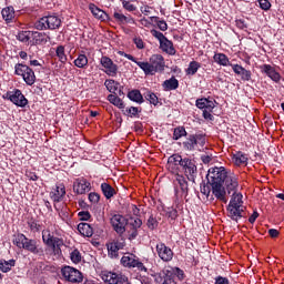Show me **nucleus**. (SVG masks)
I'll list each match as a JSON object with an SVG mask.
<instances>
[{
	"instance_id": "obj_49",
	"label": "nucleus",
	"mask_w": 284,
	"mask_h": 284,
	"mask_svg": "<svg viewBox=\"0 0 284 284\" xmlns=\"http://www.w3.org/2000/svg\"><path fill=\"white\" fill-rule=\"evenodd\" d=\"M27 85H34L37 83V75L34 74V70L27 72V74L22 78Z\"/></svg>"
},
{
	"instance_id": "obj_44",
	"label": "nucleus",
	"mask_w": 284,
	"mask_h": 284,
	"mask_svg": "<svg viewBox=\"0 0 284 284\" xmlns=\"http://www.w3.org/2000/svg\"><path fill=\"white\" fill-rule=\"evenodd\" d=\"M150 21L152 23H155V26L161 30L162 32H165L168 30V22L165 20H161V18L153 16L150 17Z\"/></svg>"
},
{
	"instance_id": "obj_27",
	"label": "nucleus",
	"mask_w": 284,
	"mask_h": 284,
	"mask_svg": "<svg viewBox=\"0 0 284 284\" xmlns=\"http://www.w3.org/2000/svg\"><path fill=\"white\" fill-rule=\"evenodd\" d=\"M174 187V203L179 205L183 201V199H186L187 194H190V189H183L179 186Z\"/></svg>"
},
{
	"instance_id": "obj_14",
	"label": "nucleus",
	"mask_w": 284,
	"mask_h": 284,
	"mask_svg": "<svg viewBox=\"0 0 284 284\" xmlns=\"http://www.w3.org/2000/svg\"><path fill=\"white\" fill-rule=\"evenodd\" d=\"M9 101L17 105L18 108H26L28 105V99H26V95L21 92V90L16 89L13 92L8 93Z\"/></svg>"
},
{
	"instance_id": "obj_33",
	"label": "nucleus",
	"mask_w": 284,
	"mask_h": 284,
	"mask_svg": "<svg viewBox=\"0 0 284 284\" xmlns=\"http://www.w3.org/2000/svg\"><path fill=\"white\" fill-rule=\"evenodd\" d=\"M101 191L106 200L112 199V196H116V190H114V187H112V185H110L109 183H102Z\"/></svg>"
},
{
	"instance_id": "obj_35",
	"label": "nucleus",
	"mask_w": 284,
	"mask_h": 284,
	"mask_svg": "<svg viewBox=\"0 0 284 284\" xmlns=\"http://www.w3.org/2000/svg\"><path fill=\"white\" fill-rule=\"evenodd\" d=\"M32 71V68L24 63H17L14 65V74L17 77H22V79L28 74V72Z\"/></svg>"
},
{
	"instance_id": "obj_12",
	"label": "nucleus",
	"mask_w": 284,
	"mask_h": 284,
	"mask_svg": "<svg viewBox=\"0 0 284 284\" xmlns=\"http://www.w3.org/2000/svg\"><path fill=\"white\" fill-rule=\"evenodd\" d=\"M100 64L104 68V72L108 77H116V74H119V65L114 63L110 57L103 55L100 60Z\"/></svg>"
},
{
	"instance_id": "obj_20",
	"label": "nucleus",
	"mask_w": 284,
	"mask_h": 284,
	"mask_svg": "<svg viewBox=\"0 0 284 284\" xmlns=\"http://www.w3.org/2000/svg\"><path fill=\"white\" fill-rule=\"evenodd\" d=\"M89 10L93 14L94 19H98L99 21H110V14L97 7V4L90 3Z\"/></svg>"
},
{
	"instance_id": "obj_46",
	"label": "nucleus",
	"mask_w": 284,
	"mask_h": 284,
	"mask_svg": "<svg viewBox=\"0 0 284 284\" xmlns=\"http://www.w3.org/2000/svg\"><path fill=\"white\" fill-rule=\"evenodd\" d=\"M183 136H187V131L185 130V126H176L173 130V141H179V139H183Z\"/></svg>"
},
{
	"instance_id": "obj_50",
	"label": "nucleus",
	"mask_w": 284,
	"mask_h": 284,
	"mask_svg": "<svg viewBox=\"0 0 284 284\" xmlns=\"http://www.w3.org/2000/svg\"><path fill=\"white\" fill-rule=\"evenodd\" d=\"M164 274V283L163 284H176L174 281V272L172 270L163 271Z\"/></svg>"
},
{
	"instance_id": "obj_24",
	"label": "nucleus",
	"mask_w": 284,
	"mask_h": 284,
	"mask_svg": "<svg viewBox=\"0 0 284 284\" xmlns=\"http://www.w3.org/2000/svg\"><path fill=\"white\" fill-rule=\"evenodd\" d=\"M1 16L3 21L8 24V23H12V21H14V17H16V11H14V7L9 6L6 7L1 10Z\"/></svg>"
},
{
	"instance_id": "obj_23",
	"label": "nucleus",
	"mask_w": 284,
	"mask_h": 284,
	"mask_svg": "<svg viewBox=\"0 0 284 284\" xmlns=\"http://www.w3.org/2000/svg\"><path fill=\"white\" fill-rule=\"evenodd\" d=\"M214 103H216V101H212L207 98H200L195 101V106L199 110H214V108H216Z\"/></svg>"
},
{
	"instance_id": "obj_25",
	"label": "nucleus",
	"mask_w": 284,
	"mask_h": 284,
	"mask_svg": "<svg viewBox=\"0 0 284 284\" xmlns=\"http://www.w3.org/2000/svg\"><path fill=\"white\" fill-rule=\"evenodd\" d=\"M226 210L232 221H235L236 223H239V221L243 219V209H241L240 206H231V207L227 206Z\"/></svg>"
},
{
	"instance_id": "obj_21",
	"label": "nucleus",
	"mask_w": 284,
	"mask_h": 284,
	"mask_svg": "<svg viewBox=\"0 0 284 284\" xmlns=\"http://www.w3.org/2000/svg\"><path fill=\"white\" fill-rule=\"evenodd\" d=\"M232 70L237 77H241L243 81H252V71L243 68L241 64H233Z\"/></svg>"
},
{
	"instance_id": "obj_52",
	"label": "nucleus",
	"mask_w": 284,
	"mask_h": 284,
	"mask_svg": "<svg viewBox=\"0 0 284 284\" xmlns=\"http://www.w3.org/2000/svg\"><path fill=\"white\" fill-rule=\"evenodd\" d=\"M146 227H149L151 232L156 230V227H159V220H156L154 215H150L146 221Z\"/></svg>"
},
{
	"instance_id": "obj_31",
	"label": "nucleus",
	"mask_w": 284,
	"mask_h": 284,
	"mask_svg": "<svg viewBox=\"0 0 284 284\" xmlns=\"http://www.w3.org/2000/svg\"><path fill=\"white\" fill-rule=\"evenodd\" d=\"M78 231L80 232V234H82V236H87L88 239L92 237L94 234V230L92 229V226L84 222L78 224Z\"/></svg>"
},
{
	"instance_id": "obj_32",
	"label": "nucleus",
	"mask_w": 284,
	"mask_h": 284,
	"mask_svg": "<svg viewBox=\"0 0 284 284\" xmlns=\"http://www.w3.org/2000/svg\"><path fill=\"white\" fill-rule=\"evenodd\" d=\"M183 174H176L175 179L173 180V187H182L190 190V184L187 183V179Z\"/></svg>"
},
{
	"instance_id": "obj_6",
	"label": "nucleus",
	"mask_w": 284,
	"mask_h": 284,
	"mask_svg": "<svg viewBox=\"0 0 284 284\" xmlns=\"http://www.w3.org/2000/svg\"><path fill=\"white\" fill-rule=\"evenodd\" d=\"M180 168L187 181L191 183H196V176H199V166H196V160L190 156H184Z\"/></svg>"
},
{
	"instance_id": "obj_51",
	"label": "nucleus",
	"mask_w": 284,
	"mask_h": 284,
	"mask_svg": "<svg viewBox=\"0 0 284 284\" xmlns=\"http://www.w3.org/2000/svg\"><path fill=\"white\" fill-rule=\"evenodd\" d=\"M164 212L165 216L171 219V221H176V219H179V211L174 207H168Z\"/></svg>"
},
{
	"instance_id": "obj_9",
	"label": "nucleus",
	"mask_w": 284,
	"mask_h": 284,
	"mask_svg": "<svg viewBox=\"0 0 284 284\" xmlns=\"http://www.w3.org/2000/svg\"><path fill=\"white\" fill-rule=\"evenodd\" d=\"M102 281L108 284H130V280L123 273L119 272H102Z\"/></svg>"
},
{
	"instance_id": "obj_40",
	"label": "nucleus",
	"mask_w": 284,
	"mask_h": 284,
	"mask_svg": "<svg viewBox=\"0 0 284 284\" xmlns=\"http://www.w3.org/2000/svg\"><path fill=\"white\" fill-rule=\"evenodd\" d=\"M108 101L112 103V105H115V108H119V110H123L125 108V103H123V100L115 94H109Z\"/></svg>"
},
{
	"instance_id": "obj_47",
	"label": "nucleus",
	"mask_w": 284,
	"mask_h": 284,
	"mask_svg": "<svg viewBox=\"0 0 284 284\" xmlns=\"http://www.w3.org/2000/svg\"><path fill=\"white\" fill-rule=\"evenodd\" d=\"M104 85L111 94H116V91L119 90V85H121L119 82L114 80H105Z\"/></svg>"
},
{
	"instance_id": "obj_34",
	"label": "nucleus",
	"mask_w": 284,
	"mask_h": 284,
	"mask_svg": "<svg viewBox=\"0 0 284 284\" xmlns=\"http://www.w3.org/2000/svg\"><path fill=\"white\" fill-rule=\"evenodd\" d=\"M232 197L231 201L227 205V207H242L243 205V194L235 192V193H231Z\"/></svg>"
},
{
	"instance_id": "obj_28",
	"label": "nucleus",
	"mask_w": 284,
	"mask_h": 284,
	"mask_svg": "<svg viewBox=\"0 0 284 284\" xmlns=\"http://www.w3.org/2000/svg\"><path fill=\"white\" fill-rule=\"evenodd\" d=\"M213 61L217 63V65H223L224 68H227V65L232 68L234 65L230 62V58H227L225 53H215L213 55Z\"/></svg>"
},
{
	"instance_id": "obj_45",
	"label": "nucleus",
	"mask_w": 284,
	"mask_h": 284,
	"mask_svg": "<svg viewBox=\"0 0 284 284\" xmlns=\"http://www.w3.org/2000/svg\"><path fill=\"white\" fill-rule=\"evenodd\" d=\"M144 99L146 100V101H149V103L151 104V105H159V95H156V93H154V92H152V91H150V90H146V92L144 93Z\"/></svg>"
},
{
	"instance_id": "obj_48",
	"label": "nucleus",
	"mask_w": 284,
	"mask_h": 284,
	"mask_svg": "<svg viewBox=\"0 0 284 284\" xmlns=\"http://www.w3.org/2000/svg\"><path fill=\"white\" fill-rule=\"evenodd\" d=\"M135 258H136V255L128 253V254L122 256L121 265H123V267H129L130 268Z\"/></svg>"
},
{
	"instance_id": "obj_11",
	"label": "nucleus",
	"mask_w": 284,
	"mask_h": 284,
	"mask_svg": "<svg viewBox=\"0 0 284 284\" xmlns=\"http://www.w3.org/2000/svg\"><path fill=\"white\" fill-rule=\"evenodd\" d=\"M110 223L113 230L118 233V236H123V234H125V227H128V223H130V220L121 214H114L111 216Z\"/></svg>"
},
{
	"instance_id": "obj_1",
	"label": "nucleus",
	"mask_w": 284,
	"mask_h": 284,
	"mask_svg": "<svg viewBox=\"0 0 284 284\" xmlns=\"http://www.w3.org/2000/svg\"><path fill=\"white\" fill-rule=\"evenodd\" d=\"M206 179L212 187L213 196L222 203H227V194L239 192V175L227 172L223 166L209 169Z\"/></svg>"
},
{
	"instance_id": "obj_19",
	"label": "nucleus",
	"mask_w": 284,
	"mask_h": 284,
	"mask_svg": "<svg viewBox=\"0 0 284 284\" xmlns=\"http://www.w3.org/2000/svg\"><path fill=\"white\" fill-rule=\"evenodd\" d=\"M261 71L268 77L272 81L275 83H278L281 81V73L276 72V69L272 67L271 64H262L260 67Z\"/></svg>"
},
{
	"instance_id": "obj_18",
	"label": "nucleus",
	"mask_w": 284,
	"mask_h": 284,
	"mask_svg": "<svg viewBox=\"0 0 284 284\" xmlns=\"http://www.w3.org/2000/svg\"><path fill=\"white\" fill-rule=\"evenodd\" d=\"M47 247H50L54 256H61L62 251L61 247H63V239L61 237H53L51 241L45 243Z\"/></svg>"
},
{
	"instance_id": "obj_3",
	"label": "nucleus",
	"mask_w": 284,
	"mask_h": 284,
	"mask_svg": "<svg viewBox=\"0 0 284 284\" xmlns=\"http://www.w3.org/2000/svg\"><path fill=\"white\" fill-rule=\"evenodd\" d=\"M138 67L144 72L145 77H154L156 73L165 72V58L161 54H153L149 62H138Z\"/></svg>"
},
{
	"instance_id": "obj_15",
	"label": "nucleus",
	"mask_w": 284,
	"mask_h": 284,
	"mask_svg": "<svg viewBox=\"0 0 284 284\" xmlns=\"http://www.w3.org/2000/svg\"><path fill=\"white\" fill-rule=\"evenodd\" d=\"M92 190V184L84 178L77 179L73 183V191L75 194H88Z\"/></svg>"
},
{
	"instance_id": "obj_22",
	"label": "nucleus",
	"mask_w": 284,
	"mask_h": 284,
	"mask_svg": "<svg viewBox=\"0 0 284 284\" xmlns=\"http://www.w3.org/2000/svg\"><path fill=\"white\" fill-rule=\"evenodd\" d=\"M113 19L118 26H125L128 23H134V18L132 16L123 14L121 11H114L113 13Z\"/></svg>"
},
{
	"instance_id": "obj_8",
	"label": "nucleus",
	"mask_w": 284,
	"mask_h": 284,
	"mask_svg": "<svg viewBox=\"0 0 284 284\" xmlns=\"http://www.w3.org/2000/svg\"><path fill=\"white\" fill-rule=\"evenodd\" d=\"M125 247V239L119 235L111 242L106 243L108 255L110 258H119V251Z\"/></svg>"
},
{
	"instance_id": "obj_16",
	"label": "nucleus",
	"mask_w": 284,
	"mask_h": 284,
	"mask_svg": "<svg viewBox=\"0 0 284 284\" xmlns=\"http://www.w3.org/2000/svg\"><path fill=\"white\" fill-rule=\"evenodd\" d=\"M50 39V36H48L45 32L31 31L30 45H45Z\"/></svg>"
},
{
	"instance_id": "obj_41",
	"label": "nucleus",
	"mask_w": 284,
	"mask_h": 284,
	"mask_svg": "<svg viewBox=\"0 0 284 284\" xmlns=\"http://www.w3.org/2000/svg\"><path fill=\"white\" fill-rule=\"evenodd\" d=\"M201 68L200 62L197 61H191L189 63L187 69L185 70L187 77H194L199 72V69Z\"/></svg>"
},
{
	"instance_id": "obj_55",
	"label": "nucleus",
	"mask_w": 284,
	"mask_h": 284,
	"mask_svg": "<svg viewBox=\"0 0 284 284\" xmlns=\"http://www.w3.org/2000/svg\"><path fill=\"white\" fill-rule=\"evenodd\" d=\"M122 8L128 12H136V6H134L131 1L122 0Z\"/></svg>"
},
{
	"instance_id": "obj_54",
	"label": "nucleus",
	"mask_w": 284,
	"mask_h": 284,
	"mask_svg": "<svg viewBox=\"0 0 284 284\" xmlns=\"http://www.w3.org/2000/svg\"><path fill=\"white\" fill-rule=\"evenodd\" d=\"M70 260L72 261V263H81V252L78 251V248L73 250L70 253Z\"/></svg>"
},
{
	"instance_id": "obj_56",
	"label": "nucleus",
	"mask_w": 284,
	"mask_h": 284,
	"mask_svg": "<svg viewBox=\"0 0 284 284\" xmlns=\"http://www.w3.org/2000/svg\"><path fill=\"white\" fill-rule=\"evenodd\" d=\"M201 194L206 196V199H210V194H212V185L210 184V182L201 186Z\"/></svg>"
},
{
	"instance_id": "obj_61",
	"label": "nucleus",
	"mask_w": 284,
	"mask_h": 284,
	"mask_svg": "<svg viewBox=\"0 0 284 284\" xmlns=\"http://www.w3.org/2000/svg\"><path fill=\"white\" fill-rule=\"evenodd\" d=\"M174 274V276H178L179 281H183L185 278V272L181 270L180 267H175L171 270Z\"/></svg>"
},
{
	"instance_id": "obj_4",
	"label": "nucleus",
	"mask_w": 284,
	"mask_h": 284,
	"mask_svg": "<svg viewBox=\"0 0 284 284\" xmlns=\"http://www.w3.org/2000/svg\"><path fill=\"white\" fill-rule=\"evenodd\" d=\"M62 23L61 18L57 13H53L40 18L34 22L33 27L36 30H59Z\"/></svg>"
},
{
	"instance_id": "obj_59",
	"label": "nucleus",
	"mask_w": 284,
	"mask_h": 284,
	"mask_svg": "<svg viewBox=\"0 0 284 284\" xmlns=\"http://www.w3.org/2000/svg\"><path fill=\"white\" fill-rule=\"evenodd\" d=\"M89 201L93 205H97V203H99V201H101V195L97 192H91V193H89Z\"/></svg>"
},
{
	"instance_id": "obj_64",
	"label": "nucleus",
	"mask_w": 284,
	"mask_h": 284,
	"mask_svg": "<svg viewBox=\"0 0 284 284\" xmlns=\"http://www.w3.org/2000/svg\"><path fill=\"white\" fill-rule=\"evenodd\" d=\"M214 284H230V280L227 277L219 275L215 277Z\"/></svg>"
},
{
	"instance_id": "obj_39",
	"label": "nucleus",
	"mask_w": 284,
	"mask_h": 284,
	"mask_svg": "<svg viewBox=\"0 0 284 284\" xmlns=\"http://www.w3.org/2000/svg\"><path fill=\"white\" fill-rule=\"evenodd\" d=\"M183 159L184 158L181 154L175 153L169 158L168 163L170 168H172V165H174L175 168H181V165L183 164Z\"/></svg>"
},
{
	"instance_id": "obj_58",
	"label": "nucleus",
	"mask_w": 284,
	"mask_h": 284,
	"mask_svg": "<svg viewBox=\"0 0 284 284\" xmlns=\"http://www.w3.org/2000/svg\"><path fill=\"white\" fill-rule=\"evenodd\" d=\"M130 225L133 227V230H139V227H141V225H143V221H141V219L139 217H130Z\"/></svg>"
},
{
	"instance_id": "obj_5",
	"label": "nucleus",
	"mask_w": 284,
	"mask_h": 284,
	"mask_svg": "<svg viewBox=\"0 0 284 284\" xmlns=\"http://www.w3.org/2000/svg\"><path fill=\"white\" fill-rule=\"evenodd\" d=\"M206 139L203 133L187 134L185 140L182 142L183 149L186 152H201V148H205Z\"/></svg>"
},
{
	"instance_id": "obj_62",
	"label": "nucleus",
	"mask_w": 284,
	"mask_h": 284,
	"mask_svg": "<svg viewBox=\"0 0 284 284\" xmlns=\"http://www.w3.org/2000/svg\"><path fill=\"white\" fill-rule=\"evenodd\" d=\"M235 26H236V28H239L240 30H247V22H245L244 19H237V20H235Z\"/></svg>"
},
{
	"instance_id": "obj_30",
	"label": "nucleus",
	"mask_w": 284,
	"mask_h": 284,
	"mask_svg": "<svg viewBox=\"0 0 284 284\" xmlns=\"http://www.w3.org/2000/svg\"><path fill=\"white\" fill-rule=\"evenodd\" d=\"M17 265V260L11 258L6 261L4 258L0 260V272L3 274H8V272H12V267Z\"/></svg>"
},
{
	"instance_id": "obj_26",
	"label": "nucleus",
	"mask_w": 284,
	"mask_h": 284,
	"mask_svg": "<svg viewBox=\"0 0 284 284\" xmlns=\"http://www.w3.org/2000/svg\"><path fill=\"white\" fill-rule=\"evenodd\" d=\"M164 92H172L173 90H179V80L176 77H171L162 83Z\"/></svg>"
},
{
	"instance_id": "obj_53",
	"label": "nucleus",
	"mask_w": 284,
	"mask_h": 284,
	"mask_svg": "<svg viewBox=\"0 0 284 284\" xmlns=\"http://www.w3.org/2000/svg\"><path fill=\"white\" fill-rule=\"evenodd\" d=\"M54 234L52 232H50V230H43L42 231V242L44 243V245H47V243L51 242L53 240Z\"/></svg>"
},
{
	"instance_id": "obj_17",
	"label": "nucleus",
	"mask_w": 284,
	"mask_h": 284,
	"mask_svg": "<svg viewBox=\"0 0 284 284\" xmlns=\"http://www.w3.org/2000/svg\"><path fill=\"white\" fill-rule=\"evenodd\" d=\"M49 196L51 201H53V203H61V201H63V199L65 197V185H55V187L50 192Z\"/></svg>"
},
{
	"instance_id": "obj_38",
	"label": "nucleus",
	"mask_w": 284,
	"mask_h": 284,
	"mask_svg": "<svg viewBox=\"0 0 284 284\" xmlns=\"http://www.w3.org/2000/svg\"><path fill=\"white\" fill-rule=\"evenodd\" d=\"M75 68H80V69H85L88 68V55H85L82 51V53H80L78 55V58L73 61Z\"/></svg>"
},
{
	"instance_id": "obj_36",
	"label": "nucleus",
	"mask_w": 284,
	"mask_h": 284,
	"mask_svg": "<svg viewBox=\"0 0 284 284\" xmlns=\"http://www.w3.org/2000/svg\"><path fill=\"white\" fill-rule=\"evenodd\" d=\"M233 161L235 165H247V154L243 153L242 151H236L233 154Z\"/></svg>"
},
{
	"instance_id": "obj_43",
	"label": "nucleus",
	"mask_w": 284,
	"mask_h": 284,
	"mask_svg": "<svg viewBox=\"0 0 284 284\" xmlns=\"http://www.w3.org/2000/svg\"><path fill=\"white\" fill-rule=\"evenodd\" d=\"M55 57H58L60 63L68 62V55L65 54V47L60 44L55 49Z\"/></svg>"
},
{
	"instance_id": "obj_63",
	"label": "nucleus",
	"mask_w": 284,
	"mask_h": 284,
	"mask_svg": "<svg viewBox=\"0 0 284 284\" xmlns=\"http://www.w3.org/2000/svg\"><path fill=\"white\" fill-rule=\"evenodd\" d=\"M258 3H260V8L261 10H270V8H272V3L268 2V0H258Z\"/></svg>"
},
{
	"instance_id": "obj_7",
	"label": "nucleus",
	"mask_w": 284,
	"mask_h": 284,
	"mask_svg": "<svg viewBox=\"0 0 284 284\" xmlns=\"http://www.w3.org/2000/svg\"><path fill=\"white\" fill-rule=\"evenodd\" d=\"M151 34H152V37H154V39H158V41L160 43V50H162V52H165L166 54H170L171 57H174L176 54V49L174 48V42H172V40H169L168 37H165V34H163V32L152 29Z\"/></svg>"
},
{
	"instance_id": "obj_2",
	"label": "nucleus",
	"mask_w": 284,
	"mask_h": 284,
	"mask_svg": "<svg viewBox=\"0 0 284 284\" xmlns=\"http://www.w3.org/2000/svg\"><path fill=\"white\" fill-rule=\"evenodd\" d=\"M13 245L19 250H24L38 258H45V248L41 245V242L26 236L23 233H18L13 235Z\"/></svg>"
},
{
	"instance_id": "obj_10",
	"label": "nucleus",
	"mask_w": 284,
	"mask_h": 284,
	"mask_svg": "<svg viewBox=\"0 0 284 284\" xmlns=\"http://www.w3.org/2000/svg\"><path fill=\"white\" fill-rule=\"evenodd\" d=\"M61 274L64 281L68 283H82L83 282V273L81 271L72 267V266H63L61 268Z\"/></svg>"
},
{
	"instance_id": "obj_42",
	"label": "nucleus",
	"mask_w": 284,
	"mask_h": 284,
	"mask_svg": "<svg viewBox=\"0 0 284 284\" xmlns=\"http://www.w3.org/2000/svg\"><path fill=\"white\" fill-rule=\"evenodd\" d=\"M129 268L138 270V272L148 273V267H145V264H143V262H141V258H139L138 256H135V258L132 261V264Z\"/></svg>"
},
{
	"instance_id": "obj_29",
	"label": "nucleus",
	"mask_w": 284,
	"mask_h": 284,
	"mask_svg": "<svg viewBox=\"0 0 284 284\" xmlns=\"http://www.w3.org/2000/svg\"><path fill=\"white\" fill-rule=\"evenodd\" d=\"M128 99H130V101H133V103H145V99H143V94H141V91L139 89H133L129 91Z\"/></svg>"
},
{
	"instance_id": "obj_13",
	"label": "nucleus",
	"mask_w": 284,
	"mask_h": 284,
	"mask_svg": "<svg viewBox=\"0 0 284 284\" xmlns=\"http://www.w3.org/2000/svg\"><path fill=\"white\" fill-rule=\"evenodd\" d=\"M159 258L164 263H170L174 258V251L170 248V246L165 245V243H159L155 246Z\"/></svg>"
},
{
	"instance_id": "obj_37",
	"label": "nucleus",
	"mask_w": 284,
	"mask_h": 284,
	"mask_svg": "<svg viewBox=\"0 0 284 284\" xmlns=\"http://www.w3.org/2000/svg\"><path fill=\"white\" fill-rule=\"evenodd\" d=\"M16 39L20 41V43L30 45V42L32 41V31H19Z\"/></svg>"
},
{
	"instance_id": "obj_57",
	"label": "nucleus",
	"mask_w": 284,
	"mask_h": 284,
	"mask_svg": "<svg viewBox=\"0 0 284 284\" xmlns=\"http://www.w3.org/2000/svg\"><path fill=\"white\" fill-rule=\"evenodd\" d=\"M27 225L30 227L31 232H39V230H41V225L37 223L34 219L28 220Z\"/></svg>"
},
{
	"instance_id": "obj_60",
	"label": "nucleus",
	"mask_w": 284,
	"mask_h": 284,
	"mask_svg": "<svg viewBox=\"0 0 284 284\" xmlns=\"http://www.w3.org/2000/svg\"><path fill=\"white\" fill-rule=\"evenodd\" d=\"M78 216L80 221H90V219H92V214H90V211H80L78 213Z\"/></svg>"
}]
</instances>
